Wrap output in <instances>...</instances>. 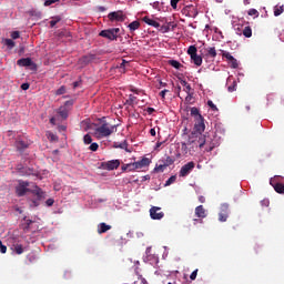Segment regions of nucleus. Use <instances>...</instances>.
<instances>
[{"instance_id":"45","label":"nucleus","mask_w":284,"mask_h":284,"mask_svg":"<svg viewBox=\"0 0 284 284\" xmlns=\"http://www.w3.org/2000/svg\"><path fill=\"white\" fill-rule=\"evenodd\" d=\"M247 14L248 17H258V11L256 9H250Z\"/></svg>"},{"instance_id":"55","label":"nucleus","mask_w":284,"mask_h":284,"mask_svg":"<svg viewBox=\"0 0 284 284\" xmlns=\"http://www.w3.org/2000/svg\"><path fill=\"white\" fill-rule=\"evenodd\" d=\"M45 204L48 205V207H52V205H54V200L48 199V200L45 201Z\"/></svg>"},{"instance_id":"9","label":"nucleus","mask_w":284,"mask_h":284,"mask_svg":"<svg viewBox=\"0 0 284 284\" xmlns=\"http://www.w3.org/2000/svg\"><path fill=\"white\" fill-rule=\"evenodd\" d=\"M95 59H97L95 54L89 53L80 58L78 63L81 68H85V65H90V63H92V61H94Z\"/></svg>"},{"instance_id":"10","label":"nucleus","mask_w":284,"mask_h":284,"mask_svg":"<svg viewBox=\"0 0 284 284\" xmlns=\"http://www.w3.org/2000/svg\"><path fill=\"white\" fill-rule=\"evenodd\" d=\"M151 161L148 158H143L142 160L131 163V171L134 170H141L143 168H148V165H150Z\"/></svg>"},{"instance_id":"64","label":"nucleus","mask_w":284,"mask_h":284,"mask_svg":"<svg viewBox=\"0 0 284 284\" xmlns=\"http://www.w3.org/2000/svg\"><path fill=\"white\" fill-rule=\"evenodd\" d=\"M119 148H121V150H125V148H128V144H126V143H121V144L119 145Z\"/></svg>"},{"instance_id":"8","label":"nucleus","mask_w":284,"mask_h":284,"mask_svg":"<svg viewBox=\"0 0 284 284\" xmlns=\"http://www.w3.org/2000/svg\"><path fill=\"white\" fill-rule=\"evenodd\" d=\"M150 216L153 221H161V219H163V216H165V213H163V211H161V207L152 206L150 209Z\"/></svg>"},{"instance_id":"24","label":"nucleus","mask_w":284,"mask_h":284,"mask_svg":"<svg viewBox=\"0 0 284 284\" xmlns=\"http://www.w3.org/2000/svg\"><path fill=\"white\" fill-rule=\"evenodd\" d=\"M17 150H27L28 143L23 142V140H19L16 142Z\"/></svg>"},{"instance_id":"17","label":"nucleus","mask_w":284,"mask_h":284,"mask_svg":"<svg viewBox=\"0 0 284 284\" xmlns=\"http://www.w3.org/2000/svg\"><path fill=\"white\" fill-rule=\"evenodd\" d=\"M142 21L148 26H152V28H161V23L156 22V20H152L150 17L145 16Z\"/></svg>"},{"instance_id":"40","label":"nucleus","mask_w":284,"mask_h":284,"mask_svg":"<svg viewBox=\"0 0 284 284\" xmlns=\"http://www.w3.org/2000/svg\"><path fill=\"white\" fill-rule=\"evenodd\" d=\"M30 14H31V17H37V19H41V17H42L41 11H37V10H31Z\"/></svg>"},{"instance_id":"44","label":"nucleus","mask_w":284,"mask_h":284,"mask_svg":"<svg viewBox=\"0 0 284 284\" xmlns=\"http://www.w3.org/2000/svg\"><path fill=\"white\" fill-rule=\"evenodd\" d=\"M229 92H236V81H233L231 85L227 87Z\"/></svg>"},{"instance_id":"46","label":"nucleus","mask_w":284,"mask_h":284,"mask_svg":"<svg viewBox=\"0 0 284 284\" xmlns=\"http://www.w3.org/2000/svg\"><path fill=\"white\" fill-rule=\"evenodd\" d=\"M55 94L58 97H61V94H65V88L62 85L60 87L57 91H55Z\"/></svg>"},{"instance_id":"33","label":"nucleus","mask_w":284,"mask_h":284,"mask_svg":"<svg viewBox=\"0 0 284 284\" xmlns=\"http://www.w3.org/2000/svg\"><path fill=\"white\" fill-rule=\"evenodd\" d=\"M13 247H14L16 254H18V255L23 254V245H21V244H14Z\"/></svg>"},{"instance_id":"30","label":"nucleus","mask_w":284,"mask_h":284,"mask_svg":"<svg viewBox=\"0 0 284 284\" xmlns=\"http://www.w3.org/2000/svg\"><path fill=\"white\" fill-rule=\"evenodd\" d=\"M4 45H7L8 50H12L17 43L12 39H4Z\"/></svg>"},{"instance_id":"59","label":"nucleus","mask_w":284,"mask_h":284,"mask_svg":"<svg viewBox=\"0 0 284 284\" xmlns=\"http://www.w3.org/2000/svg\"><path fill=\"white\" fill-rule=\"evenodd\" d=\"M150 134L151 136H156V129H151Z\"/></svg>"},{"instance_id":"15","label":"nucleus","mask_w":284,"mask_h":284,"mask_svg":"<svg viewBox=\"0 0 284 284\" xmlns=\"http://www.w3.org/2000/svg\"><path fill=\"white\" fill-rule=\"evenodd\" d=\"M195 216H197V219L207 217V211L205 210V207H203V205H199L195 207Z\"/></svg>"},{"instance_id":"34","label":"nucleus","mask_w":284,"mask_h":284,"mask_svg":"<svg viewBox=\"0 0 284 284\" xmlns=\"http://www.w3.org/2000/svg\"><path fill=\"white\" fill-rule=\"evenodd\" d=\"M191 115H192V116H195V120H197L199 116H202L201 113L199 112V109H197L196 106H193V108L191 109Z\"/></svg>"},{"instance_id":"29","label":"nucleus","mask_w":284,"mask_h":284,"mask_svg":"<svg viewBox=\"0 0 284 284\" xmlns=\"http://www.w3.org/2000/svg\"><path fill=\"white\" fill-rule=\"evenodd\" d=\"M284 12V6H275L274 7V17H281V13Z\"/></svg>"},{"instance_id":"50","label":"nucleus","mask_w":284,"mask_h":284,"mask_svg":"<svg viewBox=\"0 0 284 284\" xmlns=\"http://www.w3.org/2000/svg\"><path fill=\"white\" fill-rule=\"evenodd\" d=\"M223 57H224V59H227V61H234V58H233V55H231V53L230 52H224L223 53Z\"/></svg>"},{"instance_id":"19","label":"nucleus","mask_w":284,"mask_h":284,"mask_svg":"<svg viewBox=\"0 0 284 284\" xmlns=\"http://www.w3.org/2000/svg\"><path fill=\"white\" fill-rule=\"evenodd\" d=\"M58 114L61 116V119H68L69 116V111L65 106H61L59 110H58Z\"/></svg>"},{"instance_id":"11","label":"nucleus","mask_w":284,"mask_h":284,"mask_svg":"<svg viewBox=\"0 0 284 284\" xmlns=\"http://www.w3.org/2000/svg\"><path fill=\"white\" fill-rule=\"evenodd\" d=\"M195 166L196 164L194 162H189L184 164L180 170V176L182 178L187 176V174H190V172H192V170H194Z\"/></svg>"},{"instance_id":"63","label":"nucleus","mask_w":284,"mask_h":284,"mask_svg":"<svg viewBox=\"0 0 284 284\" xmlns=\"http://www.w3.org/2000/svg\"><path fill=\"white\" fill-rule=\"evenodd\" d=\"M79 85H81V82H79V81L73 82V88L74 89L79 88Z\"/></svg>"},{"instance_id":"12","label":"nucleus","mask_w":284,"mask_h":284,"mask_svg":"<svg viewBox=\"0 0 284 284\" xmlns=\"http://www.w3.org/2000/svg\"><path fill=\"white\" fill-rule=\"evenodd\" d=\"M108 19L110 21H125V16L123 14V11H113L108 14Z\"/></svg>"},{"instance_id":"39","label":"nucleus","mask_w":284,"mask_h":284,"mask_svg":"<svg viewBox=\"0 0 284 284\" xmlns=\"http://www.w3.org/2000/svg\"><path fill=\"white\" fill-rule=\"evenodd\" d=\"M160 32H162L163 34L170 32V24H163L162 27H160Z\"/></svg>"},{"instance_id":"20","label":"nucleus","mask_w":284,"mask_h":284,"mask_svg":"<svg viewBox=\"0 0 284 284\" xmlns=\"http://www.w3.org/2000/svg\"><path fill=\"white\" fill-rule=\"evenodd\" d=\"M139 28H141V22H139L136 20L129 24V30L131 32H134L135 30H139Z\"/></svg>"},{"instance_id":"2","label":"nucleus","mask_w":284,"mask_h":284,"mask_svg":"<svg viewBox=\"0 0 284 284\" xmlns=\"http://www.w3.org/2000/svg\"><path fill=\"white\" fill-rule=\"evenodd\" d=\"M210 143V140L205 135H196V133H192L189 138V148H190V154H194L199 148H203V145H207Z\"/></svg>"},{"instance_id":"49","label":"nucleus","mask_w":284,"mask_h":284,"mask_svg":"<svg viewBox=\"0 0 284 284\" xmlns=\"http://www.w3.org/2000/svg\"><path fill=\"white\" fill-rule=\"evenodd\" d=\"M230 63H231V68H233L234 70L239 68V61L235 58L231 60Z\"/></svg>"},{"instance_id":"35","label":"nucleus","mask_w":284,"mask_h":284,"mask_svg":"<svg viewBox=\"0 0 284 284\" xmlns=\"http://www.w3.org/2000/svg\"><path fill=\"white\" fill-rule=\"evenodd\" d=\"M197 52V49L194 45L189 47L187 49V54H190V57H195Z\"/></svg>"},{"instance_id":"22","label":"nucleus","mask_w":284,"mask_h":284,"mask_svg":"<svg viewBox=\"0 0 284 284\" xmlns=\"http://www.w3.org/2000/svg\"><path fill=\"white\" fill-rule=\"evenodd\" d=\"M191 59L195 65H202L203 63V58L199 54L191 57Z\"/></svg>"},{"instance_id":"1","label":"nucleus","mask_w":284,"mask_h":284,"mask_svg":"<svg viewBox=\"0 0 284 284\" xmlns=\"http://www.w3.org/2000/svg\"><path fill=\"white\" fill-rule=\"evenodd\" d=\"M100 123L101 125L95 129V135L98 136V139H105L116 132V125H110V123L105 121V118H102Z\"/></svg>"},{"instance_id":"37","label":"nucleus","mask_w":284,"mask_h":284,"mask_svg":"<svg viewBox=\"0 0 284 284\" xmlns=\"http://www.w3.org/2000/svg\"><path fill=\"white\" fill-rule=\"evenodd\" d=\"M83 143H84L85 145L92 144V135L85 134V135L83 136Z\"/></svg>"},{"instance_id":"56","label":"nucleus","mask_w":284,"mask_h":284,"mask_svg":"<svg viewBox=\"0 0 284 284\" xmlns=\"http://www.w3.org/2000/svg\"><path fill=\"white\" fill-rule=\"evenodd\" d=\"M21 90H30V83H22Z\"/></svg>"},{"instance_id":"23","label":"nucleus","mask_w":284,"mask_h":284,"mask_svg":"<svg viewBox=\"0 0 284 284\" xmlns=\"http://www.w3.org/2000/svg\"><path fill=\"white\" fill-rule=\"evenodd\" d=\"M169 65L175 68V70H181V68H183V64L176 60H169Z\"/></svg>"},{"instance_id":"41","label":"nucleus","mask_w":284,"mask_h":284,"mask_svg":"<svg viewBox=\"0 0 284 284\" xmlns=\"http://www.w3.org/2000/svg\"><path fill=\"white\" fill-rule=\"evenodd\" d=\"M89 150H91V152H97V150H99V143L97 142H91V145L89 146Z\"/></svg>"},{"instance_id":"53","label":"nucleus","mask_w":284,"mask_h":284,"mask_svg":"<svg viewBox=\"0 0 284 284\" xmlns=\"http://www.w3.org/2000/svg\"><path fill=\"white\" fill-rule=\"evenodd\" d=\"M132 163H130V164H126V165H123L122 166V170H123V172H126V170L129 171V172H132Z\"/></svg>"},{"instance_id":"43","label":"nucleus","mask_w":284,"mask_h":284,"mask_svg":"<svg viewBox=\"0 0 284 284\" xmlns=\"http://www.w3.org/2000/svg\"><path fill=\"white\" fill-rule=\"evenodd\" d=\"M61 0H44V7L48 8L49 6H52L53 3H59Z\"/></svg>"},{"instance_id":"27","label":"nucleus","mask_w":284,"mask_h":284,"mask_svg":"<svg viewBox=\"0 0 284 284\" xmlns=\"http://www.w3.org/2000/svg\"><path fill=\"white\" fill-rule=\"evenodd\" d=\"M176 160L172 156H166V159L163 161V164L166 166V168H170V165H174V162Z\"/></svg>"},{"instance_id":"62","label":"nucleus","mask_w":284,"mask_h":284,"mask_svg":"<svg viewBox=\"0 0 284 284\" xmlns=\"http://www.w3.org/2000/svg\"><path fill=\"white\" fill-rule=\"evenodd\" d=\"M146 112H148V114H152L154 112V108H148Z\"/></svg>"},{"instance_id":"7","label":"nucleus","mask_w":284,"mask_h":284,"mask_svg":"<svg viewBox=\"0 0 284 284\" xmlns=\"http://www.w3.org/2000/svg\"><path fill=\"white\" fill-rule=\"evenodd\" d=\"M230 216V205L224 203L220 207V213H219V221L221 223H225Z\"/></svg>"},{"instance_id":"52","label":"nucleus","mask_w":284,"mask_h":284,"mask_svg":"<svg viewBox=\"0 0 284 284\" xmlns=\"http://www.w3.org/2000/svg\"><path fill=\"white\" fill-rule=\"evenodd\" d=\"M179 1H181V0H171V7L173 8V10H176V8L179 6Z\"/></svg>"},{"instance_id":"61","label":"nucleus","mask_w":284,"mask_h":284,"mask_svg":"<svg viewBox=\"0 0 284 284\" xmlns=\"http://www.w3.org/2000/svg\"><path fill=\"white\" fill-rule=\"evenodd\" d=\"M199 201H200V203H205V196L200 195V196H199Z\"/></svg>"},{"instance_id":"18","label":"nucleus","mask_w":284,"mask_h":284,"mask_svg":"<svg viewBox=\"0 0 284 284\" xmlns=\"http://www.w3.org/2000/svg\"><path fill=\"white\" fill-rule=\"evenodd\" d=\"M271 185H273L275 192H277V194H284V184L283 183H273L271 181Z\"/></svg>"},{"instance_id":"31","label":"nucleus","mask_w":284,"mask_h":284,"mask_svg":"<svg viewBox=\"0 0 284 284\" xmlns=\"http://www.w3.org/2000/svg\"><path fill=\"white\" fill-rule=\"evenodd\" d=\"M134 103H136V97H134L133 94H130L129 99H126L125 101V105H134Z\"/></svg>"},{"instance_id":"60","label":"nucleus","mask_w":284,"mask_h":284,"mask_svg":"<svg viewBox=\"0 0 284 284\" xmlns=\"http://www.w3.org/2000/svg\"><path fill=\"white\" fill-rule=\"evenodd\" d=\"M128 61H125V60H122V63L120 64V68H125V65H128Z\"/></svg>"},{"instance_id":"26","label":"nucleus","mask_w":284,"mask_h":284,"mask_svg":"<svg viewBox=\"0 0 284 284\" xmlns=\"http://www.w3.org/2000/svg\"><path fill=\"white\" fill-rule=\"evenodd\" d=\"M206 57H211V59H216V48L214 47L209 48Z\"/></svg>"},{"instance_id":"47","label":"nucleus","mask_w":284,"mask_h":284,"mask_svg":"<svg viewBox=\"0 0 284 284\" xmlns=\"http://www.w3.org/2000/svg\"><path fill=\"white\" fill-rule=\"evenodd\" d=\"M207 105L209 108H211V110H213L214 112H216V110H219V108H216L215 103L212 102V100L207 101Z\"/></svg>"},{"instance_id":"21","label":"nucleus","mask_w":284,"mask_h":284,"mask_svg":"<svg viewBox=\"0 0 284 284\" xmlns=\"http://www.w3.org/2000/svg\"><path fill=\"white\" fill-rule=\"evenodd\" d=\"M242 34L246 38V39H251L252 37V27L247 26L243 29Z\"/></svg>"},{"instance_id":"14","label":"nucleus","mask_w":284,"mask_h":284,"mask_svg":"<svg viewBox=\"0 0 284 284\" xmlns=\"http://www.w3.org/2000/svg\"><path fill=\"white\" fill-rule=\"evenodd\" d=\"M34 62H32V59L30 58H21L17 61V65H20L21 68H30V65H33Z\"/></svg>"},{"instance_id":"13","label":"nucleus","mask_w":284,"mask_h":284,"mask_svg":"<svg viewBox=\"0 0 284 284\" xmlns=\"http://www.w3.org/2000/svg\"><path fill=\"white\" fill-rule=\"evenodd\" d=\"M180 83H181V85L185 87L184 92H186V94H187L185 100L190 101L192 99V93H190V92H192V85H190V83H187V81H185V80H180Z\"/></svg>"},{"instance_id":"3","label":"nucleus","mask_w":284,"mask_h":284,"mask_svg":"<svg viewBox=\"0 0 284 284\" xmlns=\"http://www.w3.org/2000/svg\"><path fill=\"white\" fill-rule=\"evenodd\" d=\"M121 32V29L119 28H113V29H108V30H102L100 32V37H103L104 39H109V41H116L118 34Z\"/></svg>"},{"instance_id":"48","label":"nucleus","mask_w":284,"mask_h":284,"mask_svg":"<svg viewBox=\"0 0 284 284\" xmlns=\"http://www.w3.org/2000/svg\"><path fill=\"white\" fill-rule=\"evenodd\" d=\"M0 252L1 254H6L8 252V246L3 245V242L0 240Z\"/></svg>"},{"instance_id":"4","label":"nucleus","mask_w":284,"mask_h":284,"mask_svg":"<svg viewBox=\"0 0 284 284\" xmlns=\"http://www.w3.org/2000/svg\"><path fill=\"white\" fill-rule=\"evenodd\" d=\"M195 121L194 132H192V134H195V136H203V132H205V120L203 119V115H199V119Z\"/></svg>"},{"instance_id":"28","label":"nucleus","mask_w":284,"mask_h":284,"mask_svg":"<svg viewBox=\"0 0 284 284\" xmlns=\"http://www.w3.org/2000/svg\"><path fill=\"white\" fill-rule=\"evenodd\" d=\"M133 284H148V280H145L143 275L138 274V278L133 282Z\"/></svg>"},{"instance_id":"38","label":"nucleus","mask_w":284,"mask_h":284,"mask_svg":"<svg viewBox=\"0 0 284 284\" xmlns=\"http://www.w3.org/2000/svg\"><path fill=\"white\" fill-rule=\"evenodd\" d=\"M165 168H168L164 163L163 164H158L155 166V172H165Z\"/></svg>"},{"instance_id":"51","label":"nucleus","mask_w":284,"mask_h":284,"mask_svg":"<svg viewBox=\"0 0 284 284\" xmlns=\"http://www.w3.org/2000/svg\"><path fill=\"white\" fill-rule=\"evenodd\" d=\"M199 274V268H196L195 271H193L190 275L191 281H196V276Z\"/></svg>"},{"instance_id":"54","label":"nucleus","mask_w":284,"mask_h":284,"mask_svg":"<svg viewBox=\"0 0 284 284\" xmlns=\"http://www.w3.org/2000/svg\"><path fill=\"white\" fill-rule=\"evenodd\" d=\"M19 37H21V33H20L19 31H13V32L11 33V38H12V39H19Z\"/></svg>"},{"instance_id":"6","label":"nucleus","mask_w":284,"mask_h":284,"mask_svg":"<svg viewBox=\"0 0 284 284\" xmlns=\"http://www.w3.org/2000/svg\"><path fill=\"white\" fill-rule=\"evenodd\" d=\"M119 165H121V161L119 160H111V161H106V162H101V170H119Z\"/></svg>"},{"instance_id":"5","label":"nucleus","mask_w":284,"mask_h":284,"mask_svg":"<svg viewBox=\"0 0 284 284\" xmlns=\"http://www.w3.org/2000/svg\"><path fill=\"white\" fill-rule=\"evenodd\" d=\"M30 182L20 180L18 186H16L17 196H26L30 192Z\"/></svg>"},{"instance_id":"32","label":"nucleus","mask_w":284,"mask_h":284,"mask_svg":"<svg viewBox=\"0 0 284 284\" xmlns=\"http://www.w3.org/2000/svg\"><path fill=\"white\" fill-rule=\"evenodd\" d=\"M187 145H190L189 142L187 143L182 142L181 150H182L183 154H190V146H187Z\"/></svg>"},{"instance_id":"36","label":"nucleus","mask_w":284,"mask_h":284,"mask_svg":"<svg viewBox=\"0 0 284 284\" xmlns=\"http://www.w3.org/2000/svg\"><path fill=\"white\" fill-rule=\"evenodd\" d=\"M58 37H59L60 39H63V37L68 38V37H72V34H71L70 31H68V30H62V31H60V32L58 33Z\"/></svg>"},{"instance_id":"57","label":"nucleus","mask_w":284,"mask_h":284,"mask_svg":"<svg viewBox=\"0 0 284 284\" xmlns=\"http://www.w3.org/2000/svg\"><path fill=\"white\" fill-rule=\"evenodd\" d=\"M168 89H164L163 91L160 92V97H162V99H165V94H168Z\"/></svg>"},{"instance_id":"16","label":"nucleus","mask_w":284,"mask_h":284,"mask_svg":"<svg viewBox=\"0 0 284 284\" xmlns=\"http://www.w3.org/2000/svg\"><path fill=\"white\" fill-rule=\"evenodd\" d=\"M112 230L111 225H108L105 222H102L98 225V234H105V232Z\"/></svg>"},{"instance_id":"25","label":"nucleus","mask_w":284,"mask_h":284,"mask_svg":"<svg viewBox=\"0 0 284 284\" xmlns=\"http://www.w3.org/2000/svg\"><path fill=\"white\" fill-rule=\"evenodd\" d=\"M61 19H62L61 16L52 17L50 21V28H54V26H57V23H59Z\"/></svg>"},{"instance_id":"58","label":"nucleus","mask_w":284,"mask_h":284,"mask_svg":"<svg viewBox=\"0 0 284 284\" xmlns=\"http://www.w3.org/2000/svg\"><path fill=\"white\" fill-rule=\"evenodd\" d=\"M214 150V144L210 143L209 148L206 149V152H212Z\"/></svg>"},{"instance_id":"42","label":"nucleus","mask_w":284,"mask_h":284,"mask_svg":"<svg viewBox=\"0 0 284 284\" xmlns=\"http://www.w3.org/2000/svg\"><path fill=\"white\" fill-rule=\"evenodd\" d=\"M176 182V175H172L166 182H165V185L169 186V185H172V183H175Z\"/></svg>"}]
</instances>
